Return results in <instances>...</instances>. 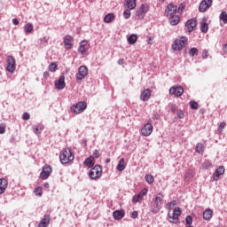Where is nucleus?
<instances>
[{"label":"nucleus","mask_w":227,"mask_h":227,"mask_svg":"<svg viewBox=\"0 0 227 227\" xmlns=\"http://www.w3.org/2000/svg\"><path fill=\"white\" fill-rule=\"evenodd\" d=\"M184 10H185V4H184V3L180 4L179 6L176 7L177 13H182V12H184Z\"/></svg>","instance_id":"41"},{"label":"nucleus","mask_w":227,"mask_h":227,"mask_svg":"<svg viewBox=\"0 0 227 227\" xmlns=\"http://www.w3.org/2000/svg\"><path fill=\"white\" fill-rule=\"evenodd\" d=\"M84 166H87V168H91L93 166H95V157L90 156L89 158L85 159L83 161Z\"/></svg>","instance_id":"24"},{"label":"nucleus","mask_w":227,"mask_h":227,"mask_svg":"<svg viewBox=\"0 0 227 227\" xmlns=\"http://www.w3.org/2000/svg\"><path fill=\"white\" fill-rule=\"evenodd\" d=\"M78 51L80 52V54H81L82 56H84V54H86V48H85V47H82V46H79Z\"/></svg>","instance_id":"46"},{"label":"nucleus","mask_w":227,"mask_h":227,"mask_svg":"<svg viewBox=\"0 0 227 227\" xmlns=\"http://www.w3.org/2000/svg\"><path fill=\"white\" fill-rule=\"evenodd\" d=\"M34 129V133L38 135V134H42V132H43V125L39 124L37 126H33Z\"/></svg>","instance_id":"31"},{"label":"nucleus","mask_w":227,"mask_h":227,"mask_svg":"<svg viewBox=\"0 0 227 227\" xmlns=\"http://www.w3.org/2000/svg\"><path fill=\"white\" fill-rule=\"evenodd\" d=\"M118 65H123V59H120L118 60Z\"/></svg>","instance_id":"62"},{"label":"nucleus","mask_w":227,"mask_h":227,"mask_svg":"<svg viewBox=\"0 0 227 227\" xmlns=\"http://www.w3.org/2000/svg\"><path fill=\"white\" fill-rule=\"evenodd\" d=\"M212 0H202L199 6V12H201V13H205L210 6H212Z\"/></svg>","instance_id":"13"},{"label":"nucleus","mask_w":227,"mask_h":227,"mask_svg":"<svg viewBox=\"0 0 227 227\" xmlns=\"http://www.w3.org/2000/svg\"><path fill=\"white\" fill-rule=\"evenodd\" d=\"M173 214L180 219V215H182V209L180 207H175L173 210Z\"/></svg>","instance_id":"39"},{"label":"nucleus","mask_w":227,"mask_h":227,"mask_svg":"<svg viewBox=\"0 0 227 227\" xmlns=\"http://www.w3.org/2000/svg\"><path fill=\"white\" fill-rule=\"evenodd\" d=\"M117 171H123L125 169V159L121 158L116 167Z\"/></svg>","instance_id":"28"},{"label":"nucleus","mask_w":227,"mask_h":227,"mask_svg":"<svg viewBox=\"0 0 227 227\" xmlns=\"http://www.w3.org/2000/svg\"><path fill=\"white\" fill-rule=\"evenodd\" d=\"M86 45H88V41L83 40L80 43V47H86Z\"/></svg>","instance_id":"55"},{"label":"nucleus","mask_w":227,"mask_h":227,"mask_svg":"<svg viewBox=\"0 0 227 227\" xmlns=\"http://www.w3.org/2000/svg\"><path fill=\"white\" fill-rule=\"evenodd\" d=\"M6 187H8V180H6L5 178L0 179V194H4Z\"/></svg>","instance_id":"25"},{"label":"nucleus","mask_w":227,"mask_h":227,"mask_svg":"<svg viewBox=\"0 0 227 227\" xmlns=\"http://www.w3.org/2000/svg\"><path fill=\"white\" fill-rule=\"evenodd\" d=\"M65 86H67V83H65V75H61L59 80L55 82V87L57 90H65Z\"/></svg>","instance_id":"21"},{"label":"nucleus","mask_w":227,"mask_h":227,"mask_svg":"<svg viewBox=\"0 0 227 227\" xmlns=\"http://www.w3.org/2000/svg\"><path fill=\"white\" fill-rule=\"evenodd\" d=\"M189 104H190L191 109H192L193 111L198 110V107H200V105L196 101H190Z\"/></svg>","instance_id":"38"},{"label":"nucleus","mask_w":227,"mask_h":227,"mask_svg":"<svg viewBox=\"0 0 227 227\" xmlns=\"http://www.w3.org/2000/svg\"><path fill=\"white\" fill-rule=\"evenodd\" d=\"M93 155L95 156V159H98V157H100V153L98 152V150H94Z\"/></svg>","instance_id":"54"},{"label":"nucleus","mask_w":227,"mask_h":227,"mask_svg":"<svg viewBox=\"0 0 227 227\" xmlns=\"http://www.w3.org/2000/svg\"><path fill=\"white\" fill-rule=\"evenodd\" d=\"M109 162H111V159L110 158H106V164H109Z\"/></svg>","instance_id":"63"},{"label":"nucleus","mask_w":227,"mask_h":227,"mask_svg":"<svg viewBox=\"0 0 227 227\" xmlns=\"http://www.w3.org/2000/svg\"><path fill=\"white\" fill-rule=\"evenodd\" d=\"M160 114H159V113L155 112L153 114V120H160Z\"/></svg>","instance_id":"52"},{"label":"nucleus","mask_w":227,"mask_h":227,"mask_svg":"<svg viewBox=\"0 0 227 227\" xmlns=\"http://www.w3.org/2000/svg\"><path fill=\"white\" fill-rule=\"evenodd\" d=\"M212 214H214L212 209H206L203 212V219H205L206 221H210V219H212Z\"/></svg>","instance_id":"27"},{"label":"nucleus","mask_w":227,"mask_h":227,"mask_svg":"<svg viewBox=\"0 0 227 227\" xmlns=\"http://www.w3.org/2000/svg\"><path fill=\"white\" fill-rule=\"evenodd\" d=\"M29 118H31V115L29 114V113L25 112L22 115V119L25 120L26 121H27V120H29Z\"/></svg>","instance_id":"47"},{"label":"nucleus","mask_w":227,"mask_h":227,"mask_svg":"<svg viewBox=\"0 0 227 227\" xmlns=\"http://www.w3.org/2000/svg\"><path fill=\"white\" fill-rule=\"evenodd\" d=\"M88 107V104L86 101H79L76 104H74L71 106V111L74 113V114H81V113H84Z\"/></svg>","instance_id":"3"},{"label":"nucleus","mask_w":227,"mask_h":227,"mask_svg":"<svg viewBox=\"0 0 227 227\" xmlns=\"http://www.w3.org/2000/svg\"><path fill=\"white\" fill-rule=\"evenodd\" d=\"M124 6H127V10L123 12L124 19H130V10H134L136 8V0H125Z\"/></svg>","instance_id":"5"},{"label":"nucleus","mask_w":227,"mask_h":227,"mask_svg":"<svg viewBox=\"0 0 227 227\" xmlns=\"http://www.w3.org/2000/svg\"><path fill=\"white\" fill-rule=\"evenodd\" d=\"M200 114H205V108H201V109L200 110Z\"/></svg>","instance_id":"61"},{"label":"nucleus","mask_w":227,"mask_h":227,"mask_svg":"<svg viewBox=\"0 0 227 227\" xmlns=\"http://www.w3.org/2000/svg\"><path fill=\"white\" fill-rule=\"evenodd\" d=\"M41 43H43V45H47V43H49V39L47 37H43L41 39Z\"/></svg>","instance_id":"53"},{"label":"nucleus","mask_w":227,"mask_h":227,"mask_svg":"<svg viewBox=\"0 0 227 227\" xmlns=\"http://www.w3.org/2000/svg\"><path fill=\"white\" fill-rule=\"evenodd\" d=\"M72 42H74V37H72V35H66L64 37V45L66 49H72Z\"/></svg>","instance_id":"22"},{"label":"nucleus","mask_w":227,"mask_h":227,"mask_svg":"<svg viewBox=\"0 0 227 227\" xmlns=\"http://www.w3.org/2000/svg\"><path fill=\"white\" fill-rule=\"evenodd\" d=\"M185 223L187 226H191V224H192V216L187 215L185 218Z\"/></svg>","instance_id":"43"},{"label":"nucleus","mask_w":227,"mask_h":227,"mask_svg":"<svg viewBox=\"0 0 227 227\" xmlns=\"http://www.w3.org/2000/svg\"><path fill=\"white\" fill-rule=\"evenodd\" d=\"M43 77L45 78V79H47V77H49V72H44L43 73Z\"/></svg>","instance_id":"59"},{"label":"nucleus","mask_w":227,"mask_h":227,"mask_svg":"<svg viewBox=\"0 0 227 227\" xmlns=\"http://www.w3.org/2000/svg\"><path fill=\"white\" fill-rule=\"evenodd\" d=\"M131 219H137L139 217V213L137 211H133L130 215Z\"/></svg>","instance_id":"48"},{"label":"nucleus","mask_w":227,"mask_h":227,"mask_svg":"<svg viewBox=\"0 0 227 227\" xmlns=\"http://www.w3.org/2000/svg\"><path fill=\"white\" fill-rule=\"evenodd\" d=\"M195 152L197 153H203L205 152V146H203V144L201 143L197 144L195 147Z\"/></svg>","instance_id":"32"},{"label":"nucleus","mask_w":227,"mask_h":227,"mask_svg":"<svg viewBox=\"0 0 227 227\" xmlns=\"http://www.w3.org/2000/svg\"><path fill=\"white\" fill-rule=\"evenodd\" d=\"M176 206V200H173L171 202H168L167 204V208H168V210H171V208H173V207Z\"/></svg>","instance_id":"44"},{"label":"nucleus","mask_w":227,"mask_h":227,"mask_svg":"<svg viewBox=\"0 0 227 227\" xmlns=\"http://www.w3.org/2000/svg\"><path fill=\"white\" fill-rule=\"evenodd\" d=\"M163 200L164 195L162 194V192H159L154 199V205L152 210L153 214H159V212H160Z\"/></svg>","instance_id":"2"},{"label":"nucleus","mask_w":227,"mask_h":227,"mask_svg":"<svg viewBox=\"0 0 227 227\" xmlns=\"http://www.w3.org/2000/svg\"><path fill=\"white\" fill-rule=\"evenodd\" d=\"M224 171H225V168L223 166H220L219 168H217L213 174V180H215V182H217V180H219V177L222 175H224Z\"/></svg>","instance_id":"19"},{"label":"nucleus","mask_w":227,"mask_h":227,"mask_svg":"<svg viewBox=\"0 0 227 227\" xmlns=\"http://www.w3.org/2000/svg\"><path fill=\"white\" fill-rule=\"evenodd\" d=\"M168 223H171L172 224H178L180 223V218L174 215L173 213H168Z\"/></svg>","instance_id":"23"},{"label":"nucleus","mask_w":227,"mask_h":227,"mask_svg":"<svg viewBox=\"0 0 227 227\" xmlns=\"http://www.w3.org/2000/svg\"><path fill=\"white\" fill-rule=\"evenodd\" d=\"M12 24H13L14 26H19V24H20L19 20H18L17 18H14V19L12 20Z\"/></svg>","instance_id":"56"},{"label":"nucleus","mask_w":227,"mask_h":227,"mask_svg":"<svg viewBox=\"0 0 227 227\" xmlns=\"http://www.w3.org/2000/svg\"><path fill=\"white\" fill-rule=\"evenodd\" d=\"M59 160L61 164H68V162H72V160H74V153H72V149L66 148L62 150L59 154Z\"/></svg>","instance_id":"1"},{"label":"nucleus","mask_w":227,"mask_h":227,"mask_svg":"<svg viewBox=\"0 0 227 227\" xmlns=\"http://www.w3.org/2000/svg\"><path fill=\"white\" fill-rule=\"evenodd\" d=\"M196 26H197L196 19H191L185 22V27H187L188 33H192V31H194V27H196Z\"/></svg>","instance_id":"17"},{"label":"nucleus","mask_w":227,"mask_h":227,"mask_svg":"<svg viewBox=\"0 0 227 227\" xmlns=\"http://www.w3.org/2000/svg\"><path fill=\"white\" fill-rule=\"evenodd\" d=\"M51 224V215H44L37 227H48Z\"/></svg>","instance_id":"18"},{"label":"nucleus","mask_w":227,"mask_h":227,"mask_svg":"<svg viewBox=\"0 0 227 227\" xmlns=\"http://www.w3.org/2000/svg\"><path fill=\"white\" fill-rule=\"evenodd\" d=\"M43 187H44L45 189H49V187H50L49 183H44V184H43Z\"/></svg>","instance_id":"60"},{"label":"nucleus","mask_w":227,"mask_h":227,"mask_svg":"<svg viewBox=\"0 0 227 227\" xmlns=\"http://www.w3.org/2000/svg\"><path fill=\"white\" fill-rule=\"evenodd\" d=\"M56 68H58V65H56V63L50 64L49 66L50 72H56Z\"/></svg>","instance_id":"42"},{"label":"nucleus","mask_w":227,"mask_h":227,"mask_svg":"<svg viewBox=\"0 0 227 227\" xmlns=\"http://www.w3.org/2000/svg\"><path fill=\"white\" fill-rule=\"evenodd\" d=\"M151 97H152V90L145 89L140 94V100H142L143 102H148Z\"/></svg>","instance_id":"16"},{"label":"nucleus","mask_w":227,"mask_h":227,"mask_svg":"<svg viewBox=\"0 0 227 227\" xmlns=\"http://www.w3.org/2000/svg\"><path fill=\"white\" fill-rule=\"evenodd\" d=\"M136 42H137V35L132 34L128 37V43H129V45H134V43H136Z\"/></svg>","instance_id":"30"},{"label":"nucleus","mask_w":227,"mask_h":227,"mask_svg":"<svg viewBox=\"0 0 227 227\" xmlns=\"http://www.w3.org/2000/svg\"><path fill=\"white\" fill-rule=\"evenodd\" d=\"M145 182H147V184H149V185H152V184H153V182H155L153 176H152L150 174L145 175Z\"/></svg>","instance_id":"35"},{"label":"nucleus","mask_w":227,"mask_h":227,"mask_svg":"<svg viewBox=\"0 0 227 227\" xmlns=\"http://www.w3.org/2000/svg\"><path fill=\"white\" fill-rule=\"evenodd\" d=\"M226 127V122L223 121L219 124L218 126V132H223V129H225Z\"/></svg>","instance_id":"45"},{"label":"nucleus","mask_w":227,"mask_h":227,"mask_svg":"<svg viewBox=\"0 0 227 227\" xmlns=\"http://www.w3.org/2000/svg\"><path fill=\"white\" fill-rule=\"evenodd\" d=\"M34 192H35V196H42V194H43V190H42V187H36L34 190Z\"/></svg>","instance_id":"40"},{"label":"nucleus","mask_w":227,"mask_h":227,"mask_svg":"<svg viewBox=\"0 0 227 227\" xmlns=\"http://www.w3.org/2000/svg\"><path fill=\"white\" fill-rule=\"evenodd\" d=\"M208 58V51L204 50L202 52V59H207Z\"/></svg>","instance_id":"51"},{"label":"nucleus","mask_w":227,"mask_h":227,"mask_svg":"<svg viewBox=\"0 0 227 227\" xmlns=\"http://www.w3.org/2000/svg\"><path fill=\"white\" fill-rule=\"evenodd\" d=\"M150 10V6L146 4H142L140 7L136 12V16L137 19L142 20L145 19L146 13H148V11Z\"/></svg>","instance_id":"7"},{"label":"nucleus","mask_w":227,"mask_h":227,"mask_svg":"<svg viewBox=\"0 0 227 227\" xmlns=\"http://www.w3.org/2000/svg\"><path fill=\"white\" fill-rule=\"evenodd\" d=\"M169 93L170 95H175V97H182L184 95V88L182 86L171 87Z\"/></svg>","instance_id":"15"},{"label":"nucleus","mask_w":227,"mask_h":227,"mask_svg":"<svg viewBox=\"0 0 227 227\" xmlns=\"http://www.w3.org/2000/svg\"><path fill=\"white\" fill-rule=\"evenodd\" d=\"M114 20V13H108L104 18V22L106 24H111Z\"/></svg>","instance_id":"29"},{"label":"nucleus","mask_w":227,"mask_h":227,"mask_svg":"<svg viewBox=\"0 0 227 227\" xmlns=\"http://www.w3.org/2000/svg\"><path fill=\"white\" fill-rule=\"evenodd\" d=\"M89 176L90 180H97L102 176V167L100 165H96L91 168L89 171Z\"/></svg>","instance_id":"4"},{"label":"nucleus","mask_w":227,"mask_h":227,"mask_svg":"<svg viewBox=\"0 0 227 227\" xmlns=\"http://www.w3.org/2000/svg\"><path fill=\"white\" fill-rule=\"evenodd\" d=\"M24 32H25L27 35H29V33H33V24L27 23V25H25V27H24Z\"/></svg>","instance_id":"33"},{"label":"nucleus","mask_w":227,"mask_h":227,"mask_svg":"<svg viewBox=\"0 0 227 227\" xmlns=\"http://www.w3.org/2000/svg\"><path fill=\"white\" fill-rule=\"evenodd\" d=\"M6 132V128L4 126H0V134H4Z\"/></svg>","instance_id":"57"},{"label":"nucleus","mask_w":227,"mask_h":227,"mask_svg":"<svg viewBox=\"0 0 227 227\" xmlns=\"http://www.w3.org/2000/svg\"><path fill=\"white\" fill-rule=\"evenodd\" d=\"M86 75H88V67L86 66H81L76 74V81H82Z\"/></svg>","instance_id":"12"},{"label":"nucleus","mask_w":227,"mask_h":227,"mask_svg":"<svg viewBox=\"0 0 227 227\" xmlns=\"http://www.w3.org/2000/svg\"><path fill=\"white\" fill-rule=\"evenodd\" d=\"M170 110H171L172 113H175V111H176V105H172L170 106Z\"/></svg>","instance_id":"58"},{"label":"nucleus","mask_w":227,"mask_h":227,"mask_svg":"<svg viewBox=\"0 0 227 227\" xmlns=\"http://www.w3.org/2000/svg\"><path fill=\"white\" fill-rule=\"evenodd\" d=\"M200 31L201 33H208V24L205 21L200 23Z\"/></svg>","instance_id":"34"},{"label":"nucleus","mask_w":227,"mask_h":227,"mask_svg":"<svg viewBox=\"0 0 227 227\" xmlns=\"http://www.w3.org/2000/svg\"><path fill=\"white\" fill-rule=\"evenodd\" d=\"M198 48H192L189 51V56H191V58H194V56H198Z\"/></svg>","instance_id":"37"},{"label":"nucleus","mask_w":227,"mask_h":227,"mask_svg":"<svg viewBox=\"0 0 227 227\" xmlns=\"http://www.w3.org/2000/svg\"><path fill=\"white\" fill-rule=\"evenodd\" d=\"M148 194V189L144 188L142 189L137 195L133 196L132 202L133 203H141L143 201L145 196Z\"/></svg>","instance_id":"9"},{"label":"nucleus","mask_w":227,"mask_h":227,"mask_svg":"<svg viewBox=\"0 0 227 227\" xmlns=\"http://www.w3.org/2000/svg\"><path fill=\"white\" fill-rule=\"evenodd\" d=\"M224 52H227V43L223 46Z\"/></svg>","instance_id":"64"},{"label":"nucleus","mask_w":227,"mask_h":227,"mask_svg":"<svg viewBox=\"0 0 227 227\" xmlns=\"http://www.w3.org/2000/svg\"><path fill=\"white\" fill-rule=\"evenodd\" d=\"M6 61H7V67H5V70L7 72H10V74H13L16 68L15 58L12 55H9L7 56Z\"/></svg>","instance_id":"8"},{"label":"nucleus","mask_w":227,"mask_h":227,"mask_svg":"<svg viewBox=\"0 0 227 227\" xmlns=\"http://www.w3.org/2000/svg\"><path fill=\"white\" fill-rule=\"evenodd\" d=\"M212 166V163L210 162V161H206V162H204V164H203V168H205V169H208V168H210Z\"/></svg>","instance_id":"50"},{"label":"nucleus","mask_w":227,"mask_h":227,"mask_svg":"<svg viewBox=\"0 0 227 227\" xmlns=\"http://www.w3.org/2000/svg\"><path fill=\"white\" fill-rule=\"evenodd\" d=\"M168 22L171 26H177V24L180 22V16H169Z\"/></svg>","instance_id":"26"},{"label":"nucleus","mask_w":227,"mask_h":227,"mask_svg":"<svg viewBox=\"0 0 227 227\" xmlns=\"http://www.w3.org/2000/svg\"><path fill=\"white\" fill-rule=\"evenodd\" d=\"M165 15H167V17H173L176 15V5L168 4L165 10Z\"/></svg>","instance_id":"14"},{"label":"nucleus","mask_w":227,"mask_h":227,"mask_svg":"<svg viewBox=\"0 0 227 227\" xmlns=\"http://www.w3.org/2000/svg\"><path fill=\"white\" fill-rule=\"evenodd\" d=\"M219 19L223 22V24H227V12L225 11L222 12Z\"/></svg>","instance_id":"36"},{"label":"nucleus","mask_w":227,"mask_h":227,"mask_svg":"<svg viewBox=\"0 0 227 227\" xmlns=\"http://www.w3.org/2000/svg\"><path fill=\"white\" fill-rule=\"evenodd\" d=\"M185 43H187V37L181 36L179 40H175L172 43L173 51H182L184 47H185Z\"/></svg>","instance_id":"6"},{"label":"nucleus","mask_w":227,"mask_h":227,"mask_svg":"<svg viewBox=\"0 0 227 227\" xmlns=\"http://www.w3.org/2000/svg\"><path fill=\"white\" fill-rule=\"evenodd\" d=\"M113 217L114 219H115V221H121V219H123L125 217V210L120 209L114 211Z\"/></svg>","instance_id":"20"},{"label":"nucleus","mask_w":227,"mask_h":227,"mask_svg":"<svg viewBox=\"0 0 227 227\" xmlns=\"http://www.w3.org/2000/svg\"><path fill=\"white\" fill-rule=\"evenodd\" d=\"M176 116L177 118H179L180 120L184 119L185 116V114H184V111H179L176 113Z\"/></svg>","instance_id":"49"},{"label":"nucleus","mask_w":227,"mask_h":227,"mask_svg":"<svg viewBox=\"0 0 227 227\" xmlns=\"http://www.w3.org/2000/svg\"><path fill=\"white\" fill-rule=\"evenodd\" d=\"M153 132V125L152 123L147 122L143 126L141 129V134L142 136H145V137H148V136H151Z\"/></svg>","instance_id":"11"},{"label":"nucleus","mask_w":227,"mask_h":227,"mask_svg":"<svg viewBox=\"0 0 227 227\" xmlns=\"http://www.w3.org/2000/svg\"><path fill=\"white\" fill-rule=\"evenodd\" d=\"M52 173V168L51 165H44L42 168V172L40 174V177L42 180H47L51 176V174Z\"/></svg>","instance_id":"10"}]
</instances>
